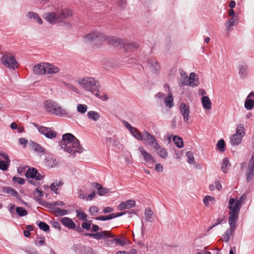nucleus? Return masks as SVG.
<instances>
[{"instance_id": "423d86ee", "label": "nucleus", "mask_w": 254, "mask_h": 254, "mask_svg": "<svg viewBox=\"0 0 254 254\" xmlns=\"http://www.w3.org/2000/svg\"><path fill=\"white\" fill-rule=\"evenodd\" d=\"M238 218L229 216L228 218V223L230 228L228 229L223 235V239L225 242H228L230 240V237L233 236V234L236 228V223L238 221Z\"/></svg>"}, {"instance_id": "412c9836", "label": "nucleus", "mask_w": 254, "mask_h": 254, "mask_svg": "<svg viewBox=\"0 0 254 254\" xmlns=\"http://www.w3.org/2000/svg\"><path fill=\"white\" fill-rule=\"evenodd\" d=\"M253 97H254V92H251L248 95L245 102L244 106L247 110H251L254 107V100L251 99Z\"/></svg>"}, {"instance_id": "f8f14e48", "label": "nucleus", "mask_w": 254, "mask_h": 254, "mask_svg": "<svg viewBox=\"0 0 254 254\" xmlns=\"http://www.w3.org/2000/svg\"><path fill=\"white\" fill-rule=\"evenodd\" d=\"M25 177L27 178L34 179L36 181H41L44 176L38 173V170L35 168H29L25 173Z\"/></svg>"}, {"instance_id": "5fc2aeb1", "label": "nucleus", "mask_w": 254, "mask_h": 254, "mask_svg": "<svg viewBox=\"0 0 254 254\" xmlns=\"http://www.w3.org/2000/svg\"><path fill=\"white\" fill-rule=\"evenodd\" d=\"M89 212L91 215L94 216L95 215V214L99 213V209L96 206H91L89 209Z\"/></svg>"}, {"instance_id": "6ab92c4d", "label": "nucleus", "mask_w": 254, "mask_h": 254, "mask_svg": "<svg viewBox=\"0 0 254 254\" xmlns=\"http://www.w3.org/2000/svg\"><path fill=\"white\" fill-rule=\"evenodd\" d=\"M143 140L147 141L148 144L153 146V147L154 145H156V143H158L155 137L148 131L145 130L143 131Z\"/></svg>"}, {"instance_id": "7c9ffc66", "label": "nucleus", "mask_w": 254, "mask_h": 254, "mask_svg": "<svg viewBox=\"0 0 254 254\" xmlns=\"http://www.w3.org/2000/svg\"><path fill=\"white\" fill-rule=\"evenodd\" d=\"M201 102L204 109L209 110L211 108V102L208 96H203L201 98Z\"/></svg>"}, {"instance_id": "f257e3e1", "label": "nucleus", "mask_w": 254, "mask_h": 254, "mask_svg": "<svg viewBox=\"0 0 254 254\" xmlns=\"http://www.w3.org/2000/svg\"><path fill=\"white\" fill-rule=\"evenodd\" d=\"M83 38L87 42H102L107 41L110 45L114 47H123L124 45L122 39L116 37L106 36L103 33L96 31L84 35Z\"/></svg>"}, {"instance_id": "13d9d810", "label": "nucleus", "mask_w": 254, "mask_h": 254, "mask_svg": "<svg viewBox=\"0 0 254 254\" xmlns=\"http://www.w3.org/2000/svg\"><path fill=\"white\" fill-rule=\"evenodd\" d=\"M64 84L68 88L71 89L72 91H74L75 93L78 92V90L77 88L75 87L73 85L71 84L70 83H67V82H64Z\"/></svg>"}, {"instance_id": "a878e982", "label": "nucleus", "mask_w": 254, "mask_h": 254, "mask_svg": "<svg viewBox=\"0 0 254 254\" xmlns=\"http://www.w3.org/2000/svg\"><path fill=\"white\" fill-rule=\"evenodd\" d=\"M154 149L160 157L162 158H166L167 157L168 152L167 150L161 147L158 143H156V145H154Z\"/></svg>"}, {"instance_id": "3c124183", "label": "nucleus", "mask_w": 254, "mask_h": 254, "mask_svg": "<svg viewBox=\"0 0 254 254\" xmlns=\"http://www.w3.org/2000/svg\"><path fill=\"white\" fill-rule=\"evenodd\" d=\"M228 166H230L229 159L226 157L224 158L222 160L221 169L225 173H226V169Z\"/></svg>"}, {"instance_id": "dca6fc26", "label": "nucleus", "mask_w": 254, "mask_h": 254, "mask_svg": "<svg viewBox=\"0 0 254 254\" xmlns=\"http://www.w3.org/2000/svg\"><path fill=\"white\" fill-rule=\"evenodd\" d=\"M46 63H41L35 65L33 68V71L36 75H44L47 73Z\"/></svg>"}, {"instance_id": "ddd939ff", "label": "nucleus", "mask_w": 254, "mask_h": 254, "mask_svg": "<svg viewBox=\"0 0 254 254\" xmlns=\"http://www.w3.org/2000/svg\"><path fill=\"white\" fill-rule=\"evenodd\" d=\"M143 160L146 162H151L152 163H156L155 159L152 156V155L148 153L146 150L144 149L142 146H140L138 148Z\"/></svg>"}, {"instance_id": "e2e57ef3", "label": "nucleus", "mask_w": 254, "mask_h": 254, "mask_svg": "<svg viewBox=\"0 0 254 254\" xmlns=\"http://www.w3.org/2000/svg\"><path fill=\"white\" fill-rule=\"evenodd\" d=\"M122 124L129 131L132 129L133 127L131 126L128 122L123 120Z\"/></svg>"}, {"instance_id": "cd10ccee", "label": "nucleus", "mask_w": 254, "mask_h": 254, "mask_svg": "<svg viewBox=\"0 0 254 254\" xmlns=\"http://www.w3.org/2000/svg\"><path fill=\"white\" fill-rule=\"evenodd\" d=\"M30 144L32 149H33L35 151L38 153H42V154L45 153V150L44 148L41 146L39 144L33 141H30Z\"/></svg>"}, {"instance_id": "69168bd1", "label": "nucleus", "mask_w": 254, "mask_h": 254, "mask_svg": "<svg viewBox=\"0 0 254 254\" xmlns=\"http://www.w3.org/2000/svg\"><path fill=\"white\" fill-rule=\"evenodd\" d=\"M114 211V208L111 207H110V206H107V207H105L103 210V212L104 213H110V212H112L113 211Z\"/></svg>"}, {"instance_id": "9b49d317", "label": "nucleus", "mask_w": 254, "mask_h": 254, "mask_svg": "<svg viewBox=\"0 0 254 254\" xmlns=\"http://www.w3.org/2000/svg\"><path fill=\"white\" fill-rule=\"evenodd\" d=\"M43 18L52 24L62 22L57 11L46 13L43 15Z\"/></svg>"}, {"instance_id": "774afa93", "label": "nucleus", "mask_w": 254, "mask_h": 254, "mask_svg": "<svg viewBox=\"0 0 254 254\" xmlns=\"http://www.w3.org/2000/svg\"><path fill=\"white\" fill-rule=\"evenodd\" d=\"M36 201L41 205L45 207L46 204H48V202L43 200L41 198L36 199Z\"/></svg>"}, {"instance_id": "5701e85b", "label": "nucleus", "mask_w": 254, "mask_h": 254, "mask_svg": "<svg viewBox=\"0 0 254 254\" xmlns=\"http://www.w3.org/2000/svg\"><path fill=\"white\" fill-rule=\"evenodd\" d=\"M57 12L61 22L67 18L72 14V11L67 8L62 9Z\"/></svg>"}, {"instance_id": "de8ad7c7", "label": "nucleus", "mask_w": 254, "mask_h": 254, "mask_svg": "<svg viewBox=\"0 0 254 254\" xmlns=\"http://www.w3.org/2000/svg\"><path fill=\"white\" fill-rule=\"evenodd\" d=\"M127 213H128L129 214V216H128V217H131L132 214H135V211L134 210H132L130 212L125 211V212H119V213H113V214L114 218H115L122 216Z\"/></svg>"}, {"instance_id": "37998d69", "label": "nucleus", "mask_w": 254, "mask_h": 254, "mask_svg": "<svg viewBox=\"0 0 254 254\" xmlns=\"http://www.w3.org/2000/svg\"><path fill=\"white\" fill-rule=\"evenodd\" d=\"M144 214L145 216V219L148 222L151 221V219L152 218L153 212L150 208H146L145 209Z\"/></svg>"}, {"instance_id": "1a4fd4ad", "label": "nucleus", "mask_w": 254, "mask_h": 254, "mask_svg": "<svg viewBox=\"0 0 254 254\" xmlns=\"http://www.w3.org/2000/svg\"><path fill=\"white\" fill-rule=\"evenodd\" d=\"M72 250L78 254H98L92 247L81 244L73 245Z\"/></svg>"}, {"instance_id": "a211bd4d", "label": "nucleus", "mask_w": 254, "mask_h": 254, "mask_svg": "<svg viewBox=\"0 0 254 254\" xmlns=\"http://www.w3.org/2000/svg\"><path fill=\"white\" fill-rule=\"evenodd\" d=\"M180 110L185 122L188 123L190 114V107L186 104L182 103L180 105Z\"/></svg>"}, {"instance_id": "603ef678", "label": "nucleus", "mask_w": 254, "mask_h": 254, "mask_svg": "<svg viewBox=\"0 0 254 254\" xmlns=\"http://www.w3.org/2000/svg\"><path fill=\"white\" fill-rule=\"evenodd\" d=\"M76 212V216L80 220H85L87 219V215L84 212L81 211L80 210H77Z\"/></svg>"}, {"instance_id": "c9c22d12", "label": "nucleus", "mask_w": 254, "mask_h": 254, "mask_svg": "<svg viewBox=\"0 0 254 254\" xmlns=\"http://www.w3.org/2000/svg\"><path fill=\"white\" fill-rule=\"evenodd\" d=\"M238 136L243 137L245 135V128L243 124H239L237 127L236 133Z\"/></svg>"}, {"instance_id": "58836bf2", "label": "nucleus", "mask_w": 254, "mask_h": 254, "mask_svg": "<svg viewBox=\"0 0 254 254\" xmlns=\"http://www.w3.org/2000/svg\"><path fill=\"white\" fill-rule=\"evenodd\" d=\"M237 21V18L235 17H232L228 21H227L225 25L226 27V30L230 31L231 29V27L234 26V23Z\"/></svg>"}, {"instance_id": "aec40b11", "label": "nucleus", "mask_w": 254, "mask_h": 254, "mask_svg": "<svg viewBox=\"0 0 254 254\" xmlns=\"http://www.w3.org/2000/svg\"><path fill=\"white\" fill-rule=\"evenodd\" d=\"M91 187L95 188L97 190V194L100 196H103L107 194L109 190L104 188L98 183L93 182L91 184Z\"/></svg>"}, {"instance_id": "a18cd8bd", "label": "nucleus", "mask_w": 254, "mask_h": 254, "mask_svg": "<svg viewBox=\"0 0 254 254\" xmlns=\"http://www.w3.org/2000/svg\"><path fill=\"white\" fill-rule=\"evenodd\" d=\"M239 74L242 78L245 77L247 75V68L242 65H239Z\"/></svg>"}, {"instance_id": "72a5a7b5", "label": "nucleus", "mask_w": 254, "mask_h": 254, "mask_svg": "<svg viewBox=\"0 0 254 254\" xmlns=\"http://www.w3.org/2000/svg\"><path fill=\"white\" fill-rule=\"evenodd\" d=\"M87 117L89 119H91L94 121H97L100 118V115L97 112L90 111L87 113Z\"/></svg>"}, {"instance_id": "39448f33", "label": "nucleus", "mask_w": 254, "mask_h": 254, "mask_svg": "<svg viewBox=\"0 0 254 254\" xmlns=\"http://www.w3.org/2000/svg\"><path fill=\"white\" fill-rule=\"evenodd\" d=\"M63 145L64 146L61 148L73 157L75 156L76 153H81L83 152V148L77 138L68 144H63Z\"/></svg>"}, {"instance_id": "c03bdc74", "label": "nucleus", "mask_w": 254, "mask_h": 254, "mask_svg": "<svg viewBox=\"0 0 254 254\" xmlns=\"http://www.w3.org/2000/svg\"><path fill=\"white\" fill-rule=\"evenodd\" d=\"M16 212L20 217H23L27 215V211L23 207H17Z\"/></svg>"}, {"instance_id": "f704fd0d", "label": "nucleus", "mask_w": 254, "mask_h": 254, "mask_svg": "<svg viewBox=\"0 0 254 254\" xmlns=\"http://www.w3.org/2000/svg\"><path fill=\"white\" fill-rule=\"evenodd\" d=\"M173 140L175 143V144L178 147V148H182L184 146V142L183 139L178 136V135H175L173 137Z\"/></svg>"}, {"instance_id": "393cba45", "label": "nucleus", "mask_w": 254, "mask_h": 254, "mask_svg": "<svg viewBox=\"0 0 254 254\" xmlns=\"http://www.w3.org/2000/svg\"><path fill=\"white\" fill-rule=\"evenodd\" d=\"M196 75L194 72H191L189 77V86L195 87L198 86L199 84L198 78H196Z\"/></svg>"}, {"instance_id": "4d7b16f0", "label": "nucleus", "mask_w": 254, "mask_h": 254, "mask_svg": "<svg viewBox=\"0 0 254 254\" xmlns=\"http://www.w3.org/2000/svg\"><path fill=\"white\" fill-rule=\"evenodd\" d=\"M12 181L14 182H17L19 185H24L25 180L24 178L14 176L12 178Z\"/></svg>"}, {"instance_id": "6e6d98bb", "label": "nucleus", "mask_w": 254, "mask_h": 254, "mask_svg": "<svg viewBox=\"0 0 254 254\" xmlns=\"http://www.w3.org/2000/svg\"><path fill=\"white\" fill-rule=\"evenodd\" d=\"M115 242L114 246L120 245L121 246H124L126 245V242L125 240H122L120 238H115V239L114 240Z\"/></svg>"}, {"instance_id": "2f4dec72", "label": "nucleus", "mask_w": 254, "mask_h": 254, "mask_svg": "<svg viewBox=\"0 0 254 254\" xmlns=\"http://www.w3.org/2000/svg\"><path fill=\"white\" fill-rule=\"evenodd\" d=\"M242 137L236 134H233L230 137V143L232 146L238 145L242 141Z\"/></svg>"}, {"instance_id": "7ed1b4c3", "label": "nucleus", "mask_w": 254, "mask_h": 254, "mask_svg": "<svg viewBox=\"0 0 254 254\" xmlns=\"http://www.w3.org/2000/svg\"><path fill=\"white\" fill-rule=\"evenodd\" d=\"M246 195L243 194L239 198V199L235 200V198H231L229 200V204L228 208L230 210L229 212V216L238 218L239 214L241 208V206L244 203Z\"/></svg>"}, {"instance_id": "0e129e2a", "label": "nucleus", "mask_w": 254, "mask_h": 254, "mask_svg": "<svg viewBox=\"0 0 254 254\" xmlns=\"http://www.w3.org/2000/svg\"><path fill=\"white\" fill-rule=\"evenodd\" d=\"M25 252L28 254H38L37 251H35L34 249L29 248L26 249Z\"/></svg>"}, {"instance_id": "e433bc0d", "label": "nucleus", "mask_w": 254, "mask_h": 254, "mask_svg": "<svg viewBox=\"0 0 254 254\" xmlns=\"http://www.w3.org/2000/svg\"><path fill=\"white\" fill-rule=\"evenodd\" d=\"M217 149L221 152H223L225 150V142L224 139H221L218 140L216 144Z\"/></svg>"}, {"instance_id": "4c0bfd02", "label": "nucleus", "mask_w": 254, "mask_h": 254, "mask_svg": "<svg viewBox=\"0 0 254 254\" xmlns=\"http://www.w3.org/2000/svg\"><path fill=\"white\" fill-rule=\"evenodd\" d=\"M165 105L169 108H172L174 106V101L173 98L172 94L170 93L168 96V97L165 100Z\"/></svg>"}, {"instance_id": "8fccbe9b", "label": "nucleus", "mask_w": 254, "mask_h": 254, "mask_svg": "<svg viewBox=\"0 0 254 254\" xmlns=\"http://www.w3.org/2000/svg\"><path fill=\"white\" fill-rule=\"evenodd\" d=\"M87 106L85 104H79L77 106V111L81 114H84L87 112Z\"/></svg>"}, {"instance_id": "2eb2a0df", "label": "nucleus", "mask_w": 254, "mask_h": 254, "mask_svg": "<svg viewBox=\"0 0 254 254\" xmlns=\"http://www.w3.org/2000/svg\"><path fill=\"white\" fill-rule=\"evenodd\" d=\"M135 204V201L134 200L128 199L126 201H122L120 202L117 207V209L120 211H122L126 209H128L134 207Z\"/></svg>"}, {"instance_id": "4468645a", "label": "nucleus", "mask_w": 254, "mask_h": 254, "mask_svg": "<svg viewBox=\"0 0 254 254\" xmlns=\"http://www.w3.org/2000/svg\"><path fill=\"white\" fill-rule=\"evenodd\" d=\"M51 114L57 116L66 117L67 118L70 117V116L68 115V112L60 106L57 103L56 104V107H54L52 109V112H51Z\"/></svg>"}, {"instance_id": "bb28decb", "label": "nucleus", "mask_w": 254, "mask_h": 254, "mask_svg": "<svg viewBox=\"0 0 254 254\" xmlns=\"http://www.w3.org/2000/svg\"><path fill=\"white\" fill-rule=\"evenodd\" d=\"M46 69L47 72L48 74H55L58 73L60 69V68L52 64L46 63Z\"/></svg>"}, {"instance_id": "9d476101", "label": "nucleus", "mask_w": 254, "mask_h": 254, "mask_svg": "<svg viewBox=\"0 0 254 254\" xmlns=\"http://www.w3.org/2000/svg\"><path fill=\"white\" fill-rule=\"evenodd\" d=\"M10 160L7 154L0 150V170L6 171L10 165Z\"/></svg>"}, {"instance_id": "0eeeda50", "label": "nucleus", "mask_w": 254, "mask_h": 254, "mask_svg": "<svg viewBox=\"0 0 254 254\" xmlns=\"http://www.w3.org/2000/svg\"><path fill=\"white\" fill-rule=\"evenodd\" d=\"M1 63L10 69L15 70L18 67V63L16 61L14 56H9L4 54L1 58Z\"/></svg>"}, {"instance_id": "79ce46f5", "label": "nucleus", "mask_w": 254, "mask_h": 254, "mask_svg": "<svg viewBox=\"0 0 254 254\" xmlns=\"http://www.w3.org/2000/svg\"><path fill=\"white\" fill-rule=\"evenodd\" d=\"M38 226L41 230L46 232H50V227L46 223L40 221L38 224Z\"/></svg>"}, {"instance_id": "c756f323", "label": "nucleus", "mask_w": 254, "mask_h": 254, "mask_svg": "<svg viewBox=\"0 0 254 254\" xmlns=\"http://www.w3.org/2000/svg\"><path fill=\"white\" fill-rule=\"evenodd\" d=\"M57 102L53 101L52 100L46 101L44 103V107L48 113H51L52 112V109L54 107H56Z\"/></svg>"}, {"instance_id": "6e6552de", "label": "nucleus", "mask_w": 254, "mask_h": 254, "mask_svg": "<svg viewBox=\"0 0 254 254\" xmlns=\"http://www.w3.org/2000/svg\"><path fill=\"white\" fill-rule=\"evenodd\" d=\"M32 125L41 134L44 135L47 138L52 139L57 136V132L52 130L50 127L41 126L36 123H32Z\"/></svg>"}, {"instance_id": "680f3d73", "label": "nucleus", "mask_w": 254, "mask_h": 254, "mask_svg": "<svg viewBox=\"0 0 254 254\" xmlns=\"http://www.w3.org/2000/svg\"><path fill=\"white\" fill-rule=\"evenodd\" d=\"M81 228L83 229L86 230L87 231H89L91 229V226L89 223L87 222H83L81 224Z\"/></svg>"}, {"instance_id": "338daca9", "label": "nucleus", "mask_w": 254, "mask_h": 254, "mask_svg": "<svg viewBox=\"0 0 254 254\" xmlns=\"http://www.w3.org/2000/svg\"><path fill=\"white\" fill-rule=\"evenodd\" d=\"M100 228L96 224H92V228L91 229V230L93 232H95L94 233H98V232Z\"/></svg>"}, {"instance_id": "20e7f679", "label": "nucleus", "mask_w": 254, "mask_h": 254, "mask_svg": "<svg viewBox=\"0 0 254 254\" xmlns=\"http://www.w3.org/2000/svg\"><path fill=\"white\" fill-rule=\"evenodd\" d=\"M80 84L87 91H89L96 97H99V82L92 77L83 78L79 81Z\"/></svg>"}, {"instance_id": "bf43d9fd", "label": "nucleus", "mask_w": 254, "mask_h": 254, "mask_svg": "<svg viewBox=\"0 0 254 254\" xmlns=\"http://www.w3.org/2000/svg\"><path fill=\"white\" fill-rule=\"evenodd\" d=\"M38 15V14L33 11H29L27 14V17L29 19H35L36 18V16Z\"/></svg>"}, {"instance_id": "f3484780", "label": "nucleus", "mask_w": 254, "mask_h": 254, "mask_svg": "<svg viewBox=\"0 0 254 254\" xmlns=\"http://www.w3.org/2000/svg\"><path fill=\"white\" fill-rule=\"evenodd\" d=\"M76 138L72 134L66 133L62 135V140L59 141V144L61 147H63L64 145H63V144H68L75 140Z\"/></svg>"}, {"instance_id": "a19ab883", "label": "nucleus", "mask_w": 254, "mask_h": 254, "mask_svg": "<svg viewBox=\"0 0 254 254\" xmlns=\"http://www.w3.org/2000/svg\"><path fill=\"white\" fill-rule=\"evenodd\" d=\"M94 219L96 220L105 221L114 219V216L113 213H111L108 215H101Z\"/></svg>"}, {"instance_id": "b1692460", "label": "nucleus", "mask_w": 254, "mask_h": 254, "mask_svg": "<svg viewBox=\"0 0 254 254\" xmlns=\"http://www.w3.org/2000/svg\"><path fill=\"white\" fill-rule=\"evenodd\" d=\"M3 192L15 196L18 200L22 201V198L18 192L13 188L10 187H5L3 188Z\"/></svg>"}, {"instance_id": "864d4df0", "label": "nucleus", "mask_w": 254, "mask_h": 254, "mask_svg": "<svg viewBox=\"0 0 254 254\" xmlns=\"http://www.w3.org/2000/svg\"><path fill=\"white\" fill-rule=\"evenodd\" d=\"M54 210L55 212L58 213L59 216H64L68 214L67 210L62 209L59 207H55Z\"/></svg>"}, {"instance_id": "473e14b6", "label": "nucleus", "mask_w": 254, "mask_h": 254, "mask_svg": "<svg viewBox=\"0 0 254 254\" xmlns=\"http://www.w3.org/2000/svg\"><path fill=\"white\" fill-rule=\"evenodd\" d=\"M129 131L131 134L137 140L140 141L143 140V133L142 134L139 132L136 128L133 127L132 129Z\"/></svg>"}, {"instance_id": "49530a36", "label": "nucleus", "mask_w": 254, "mask_h": 254, "mask_svg": "<svg viewBox=\"0 0 254 254\" xmlns=\"http://www.w3.org/2000/svg\"><path fill=\"white\" fill-rule=\"evenodd\" d=\"M186 155L188 158V162L191 165L194 164L195 160L192 152L191 151H188L186 152Z\"/></svg>"}, {"instance_id": "052dcab7", "label": "nucleus", "mask_w": 254, "mask_h": 254, "mask_svg": "<svg viewBox=\"0 0 254 254\" xmlns=\"http://www.w3.org/2000/svg\"><path fill=\"white\" fill-rule=\"evenodd\" d=\"M51 223L54 228L58 229L59 231L61 230V225L58 221H51Z\"/></svg>"}, {"instance_id": "4be33fe9", "label": "nucleus", "mask_w": 254, "mask_h": 254, "mask_svg": "<svg viewBox=\"0 0 254 254\" xmlns=\"http://www.w3.org/2000/svg\"><path fill=\"white\" fill-rule=\"evenodd\" d=\"M61 222L63 225L70 229L75 228V223L73 221L72 219L69 217H65L62 218L61 220Z\"/></svg>"}, {"instance_id": "c85d7f7f", "label": "nucleus", "mask_w": 254, "mask_h": 254, "mask_svg": "<svg viewBox=\"0 0 254 254\" xmlns=\"http://www.w3.org/2000/svg\"><path fill=\"white\" fill-rule=\"evenodd\" d=\"M138 47V45L137 43L132 42L129 43H124L123 45V48L125 52H130L132 50L136 49Z\"/></svg>"}, {"instance_id": "ea45409f", "label": "nucleus", "mask_w": 254, "mask_h": 254, "mask_svg": "<svg viewBox=\"0 0 254 254\" xmlns=\"http://www.w3.org/2000/svg\"><path fill=\"white\" fill-rule=\"evenodd\" d=\"M215 201V197L207 195H205L203 198V202L205 206L208 207L209 205V202L214 203Z\"/></svg>"}, {"instance_id": "09e8293b", "label": "nucleus", "mask_w": 254, "mask_h": 254, "mask_svg": "<svg viewBox=\"0 0 254 254\" xmlns=\"http://www.w3.org/2000/svg\"><path fill=\"white\" fill-rule=\"evenodd\" d=\"M148 64L150 65L151 67L153 68L155 72H157L159 69V63L156 61L154 60H149L148 62Z\"/></svg>"}, {"instance_id": "f03ea898", "label": "nucleus", "mask_w": 254, "mask_h": 254, "mask_svg": "<svg viewBox=\"0 0 254 254\" xmlns=\"http://www.w3.org/2000/svg\"><path fill=\"white\" fill-rule=\"evenodd\" d=\"M83 236L93 238L97 240L103 239L106 247H114L115 242L114 240L115 239V238L114 235L111 233L110 231H102L96 233H85L83 234Z\"/></svg>"}]
</instances>
